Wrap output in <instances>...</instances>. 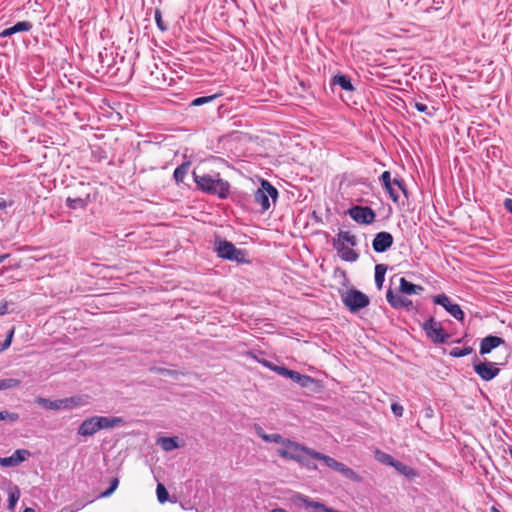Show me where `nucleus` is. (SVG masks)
Returning <instances> with one entry per match:
<instances>
[{
  "label": "nucleus",
  "instance_id": "8",
  "mask_svg": "<svg viewBox=\"0 0 512 512\" xmlns=\"http://www.w3.org/2000/svg\"><path fill=\"white\" fill-rule=\"evenodd\" d=\"M473 369L484 381H491L500 373V369L497 367L496 363L488 361L481 362L477 356H475L473 360Z\"/></svg>",
  "mask_w": 512,
  "mask_h": 512
},
{
  "label": "nucleus",
  "instance_id": "16",
  "mask_svg": "<svg viewBox=\"0 0 512 512\" xmlns=\"http://www.w3.org/2000/svg\"><path fill=\"white\" fill-rule=\"evenodd\" d=\"M33 25L29 21H20L14 24L13 26L4 29L2 32H0V38L9 37L15 33L19 32H27L32 29Z\"/></svg>",
  "mask_w": 512,
  "mask_h": 512
},
{
  "label": "nucleus",
  "instance_id": "42",
  "mask_svg": "<svg viewBox=\"0 0 512 512\" xmlns=\"http://www.w3.org/2000/svg\"><path fill=\"white\" fill-rule=\"evenodd\" d=\"M119 480L117 478H113L110 484V487L101 493L102 497H108L110 496L118 487Z\"/></svg>",
  "mask_w": 512,
  "mask_h": 512
},
{
  "label": "nucleus",
  "instance_id": "12",
  "mask_svg": "<svg viewBox=\"0 0 512 512\" xmlns=\"http://www.w3.org/2000/svg\"><path fill=\"white\" fill-rule=\"evenodd\" d=\"M30 456L26 449H18L9 457L0 458V465L4 467H14L25 461Z\"/></svg>",
  "mask_w": 512,
  "mask_h": 512
},
{
  "label": "nucleus",
  "instance_id": "10",
  "mask_svg": "<svg viewBox=\"0 0 512 512\" xmlns=\"http://www.w3.org/2000/svg\"><path fill=\"white\" fill-rule=\"evenodd\" d=\"M433 302L442 306L456 320L463 321L464 312L458 304L452 303L450 298L442 293L433 297Z\"/></svg>",
  "mask_w": 512,
  "mask_h": 512
},
{
  "label": "nucleus",
  "instance_id": "4",
  "mask_svg": "<svg viewBox=\"0 0 512 512\" xmlns=\"http://www.w3.org/2000/svg\"><path fill=\"white\" fill-rule=\"evenodd\" d=\"M278 198V190L267 180L261 181V186L254 192V202L260 206L261 212L270 208V199L274 202Z\"/></svg>",
  "mask_w": 512,
  "mask_h": 512
},
{
  "label": "nucleus",
  "instance_id": "31",
  "mask_svg": "<svg viewBox=\"0 0 512 512\" xmlns=\"http://www.w3.org/2000/svg\"><path fill=\"white\" fill-rule=\"evenodd\" d=\"M189 170V163H183L179 165L173 173L174 180L177 183H182L188 173Z\"/></svg>",
  "mask_w": 512,
  "mask_h": 512
},
{
  "label": "nucleus",
  "instance_id": "36",
  "mask_svg": "<svg viewBox=\"0 0 512 512\" xmlns=\"http://www.w3.org/2000/svg\"><path fill=\"white\" fill-rule=\"evenodd\" d=\"M394 468L397 471H399L401 474H403V475H405L407 477H411V476L415 475V472H414V470L411 467H409V466H407V465H405V464H403V463H401L399 461L395 462Z\"/></svg>",
  "mask_w": 512,
  "mask_h": 512
},
{
  "label": "nucleus",
  "instance_id": "17",
  "mask_svg": "<svg viewBox=\"0 0 512 512\" xmlns=\"http://www.w3.org/2000/svg\"><path fill=\"white\" fill-rule=\"evenodd\" d=\"M386 299L388 303L396 309L408 307L412 304L411 300L402 297L401 295H397L393 292L392 289H389L386 293Z\"/></svg>",
  "mask_w": 512,
  "mask_h": 512
},
{
  "label": "nucleus",
  "instance_id": "21",
  "mask_svg": "<svg viewBox=\"0 0 512 512\" xmlns=\"http://www.w3.org/2000/svg\"><path fill=\"white\" fill-rule=\"evenodd\" d=\"M333 243H341L342 245L354 247L357 245V238L350 231H340L336 238L333 239Z\"/></svg>",
  "mask_w": 512,
  "mask_h": 512
},
{
  "label": "nucleus",
  "instance_id": "52",
  "mask_svg": "<svg viewBox=\"0 0 512 512\" xmlns=\"http://www.w3.org/2000/svg\"><path fill=\"white\" fill-rule=\"evenodd\" d=\"M271 512H286V510H284L282 508H275V509L271 510Z\"/></svg>",
  "mask_w": 512,
  "mask_h": 512
},
{
  "label": "nucleus",
  "instance_id": "22",
  "mask_svg": "<svg viewBox=\"0 0 512 512\" xmlns=\"http://www.w3.org/2000/svg\"><path fill=\"white\" fill-rule=\"evenodd\" d=\"M393 185L397 186L398 189L401 190L406 195V189H405L404 181L402 179H400V178H395L393 180V183H391L389 185V188H384L385 191L389 194V196L392 199V201L393 202H398L399 201V194L394 189Z\"/></svg>",
  "mask_w": 512,
  "mask_h": 512
},
{
  "label": "nucleus",
  "instance_id": "27",
  "mask_svg": "<svg viewBox=\"0 0 512 512\" xmlns=\"http://www.w3.org/2000/svg\"><path fill=\"white\" fill-rule=\"evenodd\" d=\"M84 404L85 402L81 396L62 398L63 410H71L73 408L80 407Z\"/></svg>",
  "mask_w": 512,
  "mask_h": 512
},
{
  "label": "nucleus",
  "instance_id": "20",
  "mask_svg": "<svg viewBox=\"0 0 512 512\" xmlns=\"http://www.w3.org/2000/svg\"><path fill=\"white\" fill-rule=\"evenodd\" d=\"M258 436L267 443H277L286 446L288 438L282 437L278 433L266 434L261 427L256 428Z\"/></svg>",
  "mask_w": 512,
  "mask_h": 512
},
{
  "label": "nucleus",
  "instance_id": "34",
  "mask_svg": "<svg viewBox=\"0 0 512 512\" xmlns=\"http://www.w3.org/2000/svg\"><path fill=\"white\" fill-rule=\"evenodd\" d=\"M20 383V380L15 378L0 379V391L16 388Z\"/></svg>",
  "mask_w": 512,
  "mask_h": 512
},
{
  "label": "nucleus",
  "instance_id": "41",
  "mask_svg": "<svg viewBox=\"0 0 512 512\" xmlns=\"http://www.w3.org/2000/svg\"><path fill=\"white\" fill-rule=\"evenodd\" d=\"M13 335H14V328H12L8 332L6 339L0 344V351L6 350L11 345Z\"/></svg>",
  "mask_w": 512,
  "mask_h": 512
},
{
  "label": "nucleus",
  "instance_id": "32",
  "mask_svg": "<svg viewBox=\"0 0 512 512\" xmlns=\"http://www.w3.org/2000/svg\"><path fill=\"white\" fill-rule=\"evenodd\" d=\"M375 458L380 463L388 465V466H392V467H394L395 462L397 461L390 454H387V453L382 452L380 450H377L375 452Z\"/></svg>",
  "mask_w": 512,
  "mask_h": 512
},
{
  "label": "nucleus",
  "instance_id": "54",
  "mask_svg": "<svg viewBox=\"0 0 512 512\" xmlns=\"http://www.w3.org/2000/svg\"><path fill=\"white\" fill-rule=\"evenodd\" d=\"M493 512H499L497 509L493 508Z\"/></svg>",
  "mask_w": 512,
  "mask_h": 512
},
{
  "label": "nucleus",
  "instance_id": "13",
  "mask_svg": "<svg viewBox=\"0 0 512 512\" xmlns=\"http://www.w3.org/2000/svg\"><path fill=\"white\" fill-rule=\"evenodd\" d=\"M505 344V340L499 336L488 335L481 340L479 353L481 355L489 354L493 349Z\"/></svg>",
  "mask_w": 512,
  "mask_h": 512
},
{
  "label": "nucleus",
  "instance_id": "3",
  "mask_svg": "<svg viewBox=\"0 0 512 512\" xmlns=\"http://www.w3.org/2000/svg\"><path fill=\"white\" fill-rule=\"evenodd\" d=\"M215 250L220 258L234 261L237 263H248L247 253L243 249H238L236 246L226 240H218L215 243Z\"/></svg>",
  "mask_w": 512,
  "mask_h": 512
},
{
  "label": "nucleus",
  "instance_id": "24",
  "mask_svg": "<svg viewBox=\"0 0 512 512\" xmlns=\"http://www.w3.org/2000/svg\"><path fill=\"white\" fill-rule=\"evenodd\" d=\"M90 196L87 195L85 198L81 197H68L66 199V206L70 209L76 210V209H85L89 203Z\"/></svg>",
  "mask_w": 512,
  "mask_h": 512
},
{
  "label": "nucleus",
  "instance_id": "18",
  "mask_svg": "<svg viewBox=\"0 0 512 512\" xmlns=\"http://www.w3.org/2000/svg\"><path fill=\"white\" fill-rule=\"evenodd\" d=\"M99 430L113 429L124 422L121 417L96 416Z\"/></svg>",
  "mask_w": 512,
  "mask_h": 512
},
{
  "label": "nucleus",
  "instance_id": "9",
  "mask_svg": "<svg viewBox=\"0 0 512 512\" xmlns=\"http://www.w3.org/2000/svg\"><path fill=\"white\" fill-rule=\"evenodd\" d=\"M349 216L357 223L369 225L375 221L376 214L368 206H353L348 210Z\"/></svg>",
  "mask_w": 512,
  "mask_h": 512
},
{
  "label": "nucleus",
  "instance_id": "28",
  "mask_svg": "<svg viewBox=\"0 0 512 512\" xmlns=\"http://www.w3.org/2000/svg\"><path fill=\"white\" fill-rule=\"evenodd\" d=\"M290 379L293 382L299 384L301 387H308L314 381L312 377L308 375H303L297 371H292Z\"/></svg>",
  "mask_w": 512,
  "mask_h": 512
},
{
  "label": "nucleus",
  "instance_id": "43",
  "mask_svg": "<svg viewBox=\"0 0 512 512\" xmlns=\"http://www.w3.org/2000/svg\"><path fill=\"white\" fill-rule=\"evenodd\" d=\"M272 371L276 372L278 375L290 378L293 370H289L284 366H275L272 368Z\"/></svg>",
  "mask_w": 512,
  "mask_h": 512
},
{
  "label": "nucleus",
  "instance_id": "49",
  "mask_svg": "<svg viewBox=\"0 0 512 512\" xmlns=\"http://www.w3.org/2000/svg\"><path fill=\"white\" fill-rule=\"evenodd\" d=\"M10 205H11V203H7L6 201L3 200L0 202V210H4Z\"/></svg>",
  "mask_w": 512,
  "mask_h": 512
},
{
  "label": "nucleus",
  "instance_id": "44",
  "mask_svg": "<svg viewBox=\"0 0 512 512\" xmlns=\"http://www.w3.org/2000/svg\"><path fill=\"white\" fill-rule=\"evenodd\" d=\"M380 181L384 188H389V185L393 183L391 173L389 171H384L380 177Z\"/></svg>",
  "mask_w": 512,
  "mask_h": 512
},
{
  "label": "nucleus",
  "instance_id": "26",
  "mask_svg": "<svg viewBox=\"0 0 512 512\" xmlns=\"http://www.w3.org/2000/svg\"><path fill=\"white\" fill-rule=\"evenodd\" d=\"M333 85H339L345 91H352L354 87L351 83L350 78L344 74H337L332 79Z\"/></svg>",
  "mask_w": 512,
  "mask_h": 512
},
{
  "label": "nucleus",
  "instance_id": "47",
  "mask_svg": "<svg viewBox=\"0 0 512 512\" xmlns=\"http://www.w3.org/2000/svg\"><path fill=\"white\" fill-rule=\"evenodd\" d=\"M8 313V303L6 301L0 302V316Z\"/></svg>",
  "mask_w": 512,
  "mask_h": 512
},
{
  "label": "nucleus",
  "instance_id": "53",
  "mask_svg": "<svg viewBox=\"0 0 512 512\" xmlns=\"http://www.w3.org/2000/svg\"><path fill=\"white\" fill-rule=\"evenodd\" d=\"M23 512H35V510L33 508L27 507Z\"/></svg>",
  "mask_w": 512,
  "mask_h": 512
},
{
  "label": "nucleus",
  "instance_id": "39",
  "mask_svg": "<svg viewBox=\"0 0 512 512\" xmlns=\"http://www.w3.org/2000/svg\"><path fill=\"white\" fill-rule=\"evenodd\" d=\"M217 98V95L202 96L194 99L191 103L192 106H201L206 103L212 102Z\"/></svg>",
  "mask_w": 512,
  "mask_h": 512
},
{
  "label": "nucleus",
  "instance_id": "14",
  "mask_svg": "<svg viewBox=\"0 0 512 512\" xmlns=\"http://www.w3.org/2000/svg\"><path fill=\"white\" fill-rule=\"evenodd\" d=\"M99 430L96 416L85 419L79 426L77 434L82 437H91Z\"/></svg>",
  "mask_w": 512,
  "mask_h": 512
},
{
  "label": "nucleus",
  "instance_id": "51",
  "mask_svg": "<svg viewBox=\"0 0 512 512\" xmlns=\"http://www.w3.org/2000/svg\"><path fill=\"white\" fill-rule=\"evenodd\" d=\"M8 256H9L8 254L0 255V264H1L2 262H4V260H5V259H7V258H8Z\"/></svg>",
  "mask_w": 512,
  "mask_h": 512
},
{
  "label": "nucleus",
  "instance_id": "25",
  "mask_svg": "<svg viewBox=\"0 0 512 512\" xmlns=\"http://www.w3.org/2000/svg\"><path fill=\"white\" fill-rule=\"evenodd\" d=\"M157 444L164 451H167V452L179 448V443H178L177 437H160L157 440Z\"/></svg>",
  "mask_w": 512,
  "mask_h": 512
},
{
  "label": "nucleus",
  "instance_id": "30",
  "mask_svg": "<svg viewBox=\"0 0 512 512\" xmlns=\"http://www.w3.org/2000/svg\"><path fill=\"white\" fill-rule=\"evenodd\" d=\"M386 271L387 266L384 264H377L375 266V284L378 289H381L383 286Z\"/></svg>",
  "mask_w": 512,
  "mask_h": 512
},
{
  "label": "nucleus",
  "instance_id": "33",
  "mask_svg": "<svg viewBox=\"0 0 512 512\" xmlns=\"http://www.w3.org/2000/svg\"><path fill=\"white\" fill-rule=\"evenodd\" d=\"M410 105H412L419 112L425 113L429 117H433L436 111L434 107L429 108L426 104L417 101L411 102Z\"/></svg>",
  "mask_w": 512,
  "mask_h": 512
},
{
  "label": "nucleus",
  "instance_id": "46",
  "mask_svg": "<svg viewBox=\"0 0 512 512\" xmlns=\"http://www.w3.org/2000/svg\"><path fill=\"white\" fill-rule=\"evenodd\" d=\"M392 411L396 416H402L403 407L398 404H392Z\"/></svg>",
  "mask_w": 512,
  "mask_h": 512
},
{
  "label": "nucleus",
  "instance_id": "23",
  "mask_svg": "<svg viewBox=\"0 0 512 512\" xmlns=\"http://www.w3.org/2000/svg\"><path fill=\"white\" fill-rule=\"evenodd\" d=\"M35 402L48 410H63L62 399L50 400L43 397H37Z\"/></svg>",
  "mask_w": 512,
  "mask_h": 512
},
{
  "label": "nucleus",
  "instance_id": "7",
  "mask_svg": "<svg viewBox=\"0 0 512 512\" xmlns=\"http://www.w3.org/2000/svg\"><path fill=\"white\" fill-rule=\"evenodd\" d=\"M344 305L351 311L357 312L369 305L368 296L356 289H350L341 295Z\"/></svg>",
  "mask_w": 512,
  "mask_h": 512
},
{
  "label": "nucleus",
  "instance_id": "11",
  "mask_svg": "<svg viewBox=\"0 0 512 512\" xmlns=\"http://www.w3.org/2000/svg\"><path fill=\"white\" fill-rule=\"evenodd\" d=\"M393 245V236L389 232H379L372 241L373 250L377 253L386 252Z\"/></svg>",
  "mask_w": 512,
  "mask_h": 512
},
{
  "label": "nucleus",
  "instance_id": "38",
  "mask_svg": "<svg viewBox=\"0 0 512 512\" xmlns=\"http://www.w3.org/2000/svg\"><path fill=\"white\" fill-rule=\"evenodd\" d=\"M157 499L160 503H165L168 500L169 493L163 484L159 483L156 488Z\"/></svg>",
  "mask_w": 512,
  "mask_h": 512
},
{
  "label": "nucleus",
  "instance_id": "35",
  "mask_svg": "<svg viewBox=\"0 0 512 512\" xmlns=\"http://www.w3.org/2000/svg\"><path fill=\"white\" fill-rule=\"evenodd\" d=\"M472 352H473L472 347H464V348L455 347V348L451 349L449 354L452 357L460 358V357L470 355Z\"/></svg>",
  "mask_w": 512,
  "mask_h": 512
},
{
  "label": "nucleus",
  "instance_id": "40",
  "mask_svg": "<svg viewBox=\"0 0 512 512\" xmlns=\"http://www.w3.org/2000/svg\"><path fill=\"white\" fill-rule=\"evenodd\" d=\"M19 497H20V495H19L18 490L14 491V492H10L9 499H8V508L9 509H11V510L14 509L17 501L19 500Z\"/></svg>",
  "mask_w": 512,
  "mask_h": 512
},
{
  "label": "nucleus",
  "instance_id": "2",
  "mask_svg": "<svg viewBox=\"0 0 512 512\" xmlns=\"http://www.w3.org/2000/svg\"><path fill=\"white\" fill-rule=\"evenodd\" d=\"M286 449H278V455L282 458L296 461L308 469H317L316 464H311L308 457L313 458L315 450L290 439L286 442Z\"/></svg>",
  "mask_w": 512,
  "mask_h": 512
},
{
  "label": "nucleus",
  "instance_id": "6",
  "mask_svg": "<svg viewBox=\"0 0 512 512\" xmlns=\"http://www.w3.org/2000/svg\"><path fill=\"white\" fill-rule=\"evenodd\" d=\"M421 326L427 338L434 344H444L447 342L449 334L445 332L441 322L437 321L434 317L427 319Z\"/></svg>",
  "mask_w": 512,
  "mask_h": 512
},
{
  "label": "nucleus",
  "instance_id": "19",
  "mask_svg": "<svg viewBox=\"0 0 512 512\" xmlns=\"http://www.w3.org/2000/svg\"><path fill=\"white\" fill-rule=\"evenodd\" d=\"M399 284L400 292L406 295L420 294L424 290L422 286L413 284L404 277L400 278Z\"/></svg>",
  "mask_w": 512,
  "mask_h": 512
},
{
  "label": "nucleus",
  "instance_id": "48",
  "mask_svg": "<svg viewBox=\"0 0 512 512\" xmlns=\"http://www.w3.org/2000/svg\"><path fill=\"white\" fill-rule=\"evenodd\" d=\"M504 208L512 214V199L506 198L503 202Z\"/></svg>",
  "mask_w": 512,
  "mask_h": 512
},
{
  "label": "nucleus",
  "instance_id": "37",
  "mask_svg": "<svg viewBox=\"0 0 512 512\" xmlns=\"http://www.w3.org/2000/svg\"><path fill=\"white\" fill-rule=\"evenodd\" d=\"M19 420V414L9 411H0V421H6L8 423H14Z\"/></svg>",
  "mask_w": 512,
  "mask_h": 512
},
{
  "label": "nucleus",
  "instance_id": "5",
  "mask_svg": "<svg viewBox=\"0 0 512 512\" xmlns=\"http://www.w3.org/2000/svg\"><path fill=\"white\" fill-rule=\"evenodd\" d=\"M313 459H317L323 462V464L340 474H342L344 477L359 482L361 480L360 476L351 468L347 467L345 464L338 462L334 458L325 455L323 453L315 452L313 453Z\"/></svg>",
  "mask_w": 512,
  "mask_h": 512
},
{
  "label": "nucleus",
  "instance_id": "15",
  "mask_svg": "<svg viewBox=\"0 0 512 512\" xmlns=\"http://www.w3.org/2000/svg\"><path fill=\"white\" fill-rule=\"evenodd\" d=\"M333 246L342 260L347 262L357 261L359 255L351 246L342 245L341 243H333Z\"/></svg>",
  "mask_w": 512,
  "mask_h": 512
},
{
  "label": "nucleus",
  "instance_id": "50",
  "mask_svg": "<svg viewBox=\"0 0 512 512\" xmlns=\"http://www.w3.org/2000/svg\"><path fill=\"white\" fill-rule=\"evenodd\" d=\"M263 364L268 367L269 369L272 370L273 367H275L276 365L272 364L271 362L267 361V360H264L263 361Z\"/></svg>",
  "mask_w": 512,
  "mask_h": 512
},
{
  "label": "nucleus",
  "instance_id": "45",
  "mask_svg": "<svg viewBox=\"0 0 512 512\" xmlns=\"http://www.w3.org/2000/svg\"><path fill=\"white\" fill-rule=\"evenodd\" d=\"M154 18H155V21H156V24H157L158 28L161 31H166L167 30V26L164 24V22L162 20L161 12L159 10L155 11Z\"/></svg>",
  "mask_w": 512,
  "mask_h": 512
},
{
  "label": "nucleus",
  "instance_id": "29",
  "mask_svg": "<svg viewBox=\"0 0 512 512\" xmlns=\"http://www.w3.org/2000/svg\"><path fill=\"white\" fill-rule=\"evenodd\" d=\"M300 499L302 500V502L305 504V506L307 508L312 509V512H326V509H329L324 504L317 502V501L310 500L306 496H300Z\"/></svg>",
  "mask_w": 512,
  "mask_h": 512
},
{
  "label": "nucleus",
  "instance_id": "1",
  "mask_svg": "<svg viewBox=\"0 0 512 512\" xmlns=\"http://www.w3.org/2000/svg\"><path fill=\"white\" fill-rule=\"evenodd\" d=\"M194 182L199 190L210 195H216L220 199L228 197L230 192V184L222 179L219 173L214 174H197L193 172Z\"/></svg>",
  "mask_w": 512,
  "mask_h": 512
}]
</instances>
